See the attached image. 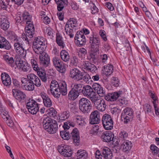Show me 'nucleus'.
<instances>
[{"mask_svg":"<svg viewBox=\"0 0 159 159\" xmlns=\"http://www.w3.org/2000/svg\"><path fill=\"white\" fill-rule=\"evenodd\" d=\"M8 36L10 39L13 40L14 41H18L17 36L14 32L11 31H9L8 33Z\"/></svg>","mask_w":159,"mask_h":159,"instance_id":"obj_46","label":"nucleus"},{"mask_svg":"<svg viewBox=\"0 0 159 159\" xmlns=\"http://www.w3.org/2000/svg\"><path fill=\"white\" fill-rule=\"evenodd\" d=\"M22 17L23 21L26 22V26L33 24L32 21V16L27 12L23 14Z\"/></svg>","mask_w":159,"mask_h":159,"instance_id":"obj_26","label":"nucleus"},{"mask_svg":"<svg viewBox=\"0 0 159 159\" xmlns=\"http://www.w3.org/2000/svg\"><path fill=\"white\" fill-rule=\"evenodd\" d=\"M77 159H85L87 156L85 151L84 150H79L76 154Z\"/></svg>","mask_w":159,"mask_h":159,"instance_id":"obj_34","label":"nucleus"},{"mask_svg":"<svg viewBox=\"0 0 159 159\" xmlns=\"http://www.w3.org/2000/svg\"><path fill=\"white\" fill-rule=\"evenodd\" d=\"M71 138L75 143H78L80 142V137L78 131L77 129H73L71 133Z\"/></svg>","mask_w":159,"mask_h":159,"instance_id":"obj_25","label":"nucleus"},{"mask_svg":"<svg viewBox=\"0 0 159 159\" xmlns=\"http://www.w3.org/2000/svg\"><path fill=\"white\" fill-rule=\"evenodd\" d=\"M89 42L93 51L98 52L99 48L100 45L99 39L97 37H95L92 35L89 38Z\"/></svg>","mask_w":159,"mask_h":159,"instance_id":"obj_5","label":"nucleus"},{"mask_svg":"<svg viewBox=\"0 0 159 159\" xmlns=\"http://www.w3.org/2000/svg\"><path fill=\"white\" fill-rule=\"evenodd\" d=\"M6 15L0 16V27L4 30L8 29L9 27V22Z\"/></svg>","mask_w":159,"mask_h":159,"instance_id":"obj_14","label":"nucleus"},{"mask_svg":"<svg viewBox=\"0 0 159 159\" xmlns=\"http://www.w3.org/2000/svg\"><path fill=\"white\" fill-rule=\"evenodd\" d=\"M59 86L58 90L59 92L58 98L61 94L62 95L65 96L67 94V85L65 81L60 82L59 83Z\"/></svg>","mask_w":159,"mask_h":159,"instance_id":"obj_19","label":"nucleus"},{"mask_svg":"<svg viewBox=\"0 0 159 159\" xmlns=\"http://www.w3.org/2000/svg\"><path fill=\"white\" fill-rule=\"evenodd\" d=\"M46 111L49 116L51 117L55 118L57 115V112L55 109L53 107H50Z\"/></svg>","mask_w":159,"mask_h":159,"instance_id":"obj_44","label":"nucleus"},{"mask_svg":"<svg viewBox=\"0 0 159 159\" xmlns=\"http://www.w3.org/2000/svg\"><path fill=\"white\" fill-rule=\"evenodd\" d=\"M38 75L42 81L44 82H46L47 81V76L45 70H40L37 71Z\"/></svg>","mask_w":159,"mask_h":159,"instance_id":"obj_30","label":"nucleus"},{"mask_svg":"<svg viewBox=\"0 0 159 159\" xmlns=\"http://www.w3.org/2000/svg\"><path fill=\"white\" fill-rule=\"evenodd\" d=\"M79 94L78 92L71 89L68 93V99L72 100H75L78 97Z\"/></svg>","mask_w":159,"mask_h":159,"instance_id":"obj_29","label":"nucleus"},{"mask_svg":"<svg viewBox=\"0 0 159 159\" xmlns=\"http://www.w3.org/2000/svg\"><path fill=\"white\" fill-rule=\"evenodd\" d=\"M28 111L31 114L34 115L36 114L39 110V107L38 104L36 106H34L33 107L31 108H28Z\"/></svg>","mask_w":159,"mask_h":159,"instance_id":"obj_54","label":"nucleus"},{"mask_svg":"<svg viewBox=\"0 0 159 159\" xmlns=\"http://www.w3.org/2000/svg\"><path fill=\"white\" fill-rule=\"evenodd\" d=\"M75 44L77 46L82 47L85 44V37L82 31H78L75 38Z\"/></svg>","mask_w":159,"mask_h":159,"instance_id":"obj_6","label":"nucleus"},{"mask_svg":"<svg viewBox=\"0 0 159 159\" xmlns=\"http://www.w3.org/2000/svg\"><path fill=\"white\" fill-rule=\"evenodd\" d=\"M82 72L77 68L72 69L70 70L69 76L74 80L79 81L82 76Z\"/></svg>","mask_w":159,"mask_h":159,"instance_id":"obj_11","label":"nucleus"},{"mask_svg":"<svg viewBox=\"0 0 159 159\" xmlns=\"http://www.w3.org/2000/svg\"><path fill=\"white\" fill-rule=\"evenodd\" d=\"M78 62L77 57L75 56H73L71 59L70 63L72 65L76 66Z\"/></svg>","mask_w":159,"mask_h":159,"instance_id":"obj_63","label":"nucleus"},{"mask_svg":"<svg viewBox=\"0 0 159 159\" xmlns=\"http://www.w3.org/2000/svg\"><path fill=\"white\" fill-rule=\"evenodd\" d=\"M4 60L8 64H11L14 62V59L13 57H10L7 55H5L3 56Z\"/></svg>","mask_w":159,"mask_h":159,"instance_id":"obj_55","label":"nucleus"},{"mask_svg":"<svg viewBox=\"0 0 159 159\" xmlns=\"http://www.w3.org/2000/svg\"><path fill=\"white\" fill-rule=\"evenodd\" d=\"M56 42L58 46L62 48H64L65 46L63 38L60 35H57V36Z\"/></svg>","mask_w":159,"mask_h":159,"instance_id":"obj_37","label":"nucleus"},{"mask_svg":"<svg viewBox=\"0 0 159 159\" xmlns=\"http://www.w3.org/2000/svg\"><path fill=\"white\" fill-rule=\"evenodd\" d=\"M82 86L83 84H74L72 89L79 93L80 91H82L81 89L82 87Z\"/></svg>","mask_w":159,"mask_h":159,"instance_id":"obj_58","label":"nucleus"},{"mask_svg":"<svg viewBox=\"0 0 159 159\" xmlns=\"http://www.w3.org/2000/svg\"><path fill=\"white\" fill-rule=\"evenodd\" d=\"M13 95L15 98L20 102V91L19 89H14L12 90Z\"/></svg>","mask_w":159,"mask_h":159,"instance_id":"obj_49","label":"nucleus"},{"mask_svg":"<svg viewBox=\"0 0 159 159\" xmlns=\"http://www.w3.org/2000/svg\"><path fill=\"white\" fill-rule=\"evenodd\" d=\"M133 117V116H128L127 115H121V118L122 121H124L125 124H128L132 120Z\"/></svg>","mask_w":159,"mask_h":159,"instance_id":"obj_43","label":"nucleus"},{"mask_svg":"<svg viewBox=\"0 0 159 159\" xmlns=\"http://www.w3.org/2000/svg\"><path fill=\"white\" fill-rule=\"evenodd\" d=\"M37 104H38L33 99L30 100H28V102L26 104V106L27 108L28 109V108L33 107L34 106L37 105Z\"/></svg>","mask_w":159,"mask_h":159,"instance_id":"obj_48","label":"nucleus"},{"mask_svg":"<svg viewBox=\"0 0 159 159\" xmlns=\"http://www.w3.org/2000/svg\"><path fill=\"white\" fill-rule=\"evenodd\" d=\"M114 137V135L113 133L111 131L103 132L101 138L102 140L106 142H110L113 141Z\"/></svg>","mask_w":159,"mask_h":159,"instance_id":"obj_17","label":"nucleus"},{"mask_svg":"<svg viewBox=\"0 0 159 159\" xmlns=\"http://www.w3.org/2000/svg\"><path fill=\"white\" fill-rule=\"evenodd\" d=\"M56 69L59 72L64 73L66 70V66L63 62L61 61L55 66Z\"/></svg>","mask_w":159,"mask_h":159,"instance_id":"obj_41","label":"nucleus"},{"mask_svg":"<svg viewBox=\"0 0 159 159\" xmlns=\"http://www.w3.org/2000/svg\"><path fill=\"white\" fill-rule=\"evenodd\" d=\"M30 62L33 69L36 71L39 70L40 68L39 67L37 62L36 60L34 59H31L30 60Z\"/></svg>","mask_w":159,"mask_h":159,"instance_id":"obj_52","label":"nucleus"},{"mask_svg":"<svg viewBox=\"0 0 159 159\" xmlns=\"http://www.w3.org/2000/svg\"><path fill=\"white\" fill-rule=\"evenodd\" d=\"M46 46L42 38L37 37L33 43V48L34 52L38 54L44 52Z\"/></svg>","mask_w":159,"mask_h":159,"instance_id":"obj_2","label":"nucleus"},{"mask_svg":"<svg viewBox=\"0 0 159 159\" xmlns=\"http://www.w3.org/2000/svg\"><path fill=\"white\" fill-rule=\"evenodd\" d=\"M89 4L91 7V13L93 14L97 13L98 11V9L95 5L92 2H90Z\"/></svg>","mask_w":159,"mask_h":159,"instance_id":"obj_56","label":"nucleus"},{"mask_svg":"<svg viewBox=\"0 0 159 159\" xmlns=\"http://www.w3.org/2000/svg\"><path fill=\"white\" fill-rule=\"evenodd\" d=\"M41 95L43 99L44 105L47 107H50L52 105V102L46 93H42Z\"/></svg>","mask_w":159,"mask_h":159,"instance_id":"obj_22","label":"nucleus"},{"mask_svg":"<svg viewBox=\"0 0 159 159\" xmlns=\"http://www.w3.org/2000/svg\"><path fill=\"white\" fill-rule=\"evenodd\" d=\"M58 150L61 154L65 157H70L73 153L70 147L66 145L62 144L58 146Z\"/></svg>","mask_w":159,"mask_h":159,"instance_id":"obj_7","label":"nucleus"},{"mask_svg":"<svg viewBox=\"0 0 159 159\" xmlns=\"http://www.w3.org/2000/svg\"><path fill=\"white\" fill-rule=\"evenodd\" d=\"M102 99L98 97L96 94L93 96L90 99L92 104L95 107L99 104L100 101Z\"/></svg>","mask_w":159,"mask_h":159,"instance_id":"obj_31","label":"nucleus"},{"mask_svg":"<svg viewBox=\"0 0 159 159\" xmlns=\"http://www.w3.org/2000/svg\"><path fill=\"white\" fill-rule=\"evenodd\" d=\"M44 129L50 134L55 133L57 129V121L48 117L44 119L43 121Z\"/></svg>","mask_w":159,"mask_h":159,"instance_id":"obj_1","label":"nucleus"},{"mask_svg":"<svg viewBox=\"0 0 159 159\" xmlns=\"http://www.w3.org/2000/svg\"><path fill=\"white\" fill-rule=\"evenodd\" d=\"M150 149L152 151L153 153L157 154L159 151V148L154 144H152L150 146Z\"/></svg>","mask_w":159,"mask_h":159,"instance_id":"obj_64","label":"nucleus"},{"mask_svg":"<svg viewBox=\"0 0 159 159\" xmlns=\"http://www.w3.org/2000/svg\"><path fill=\"white\" fill-rule=\"evenodd\" d=\"M70 116V112L68 111H63L60 116V121L61 122L67 119Z\"/></svg>","mask_w":159,"mask_h":159,"instance_id":"obj_39","label":"nucleus"},{"mask_svg":"<svg viewBox=\"0 0 159 159\" xmlns=\"http://www.w3.org/2000/svg\"><path fill=\"white\" fill-rule=\"evenodd\" d=\"M75 120L79 125L83 126V125L84 121L82 116H77L75 118Z\"/></svg>","mask_w":159,"mask_h":159,"instance_id":"obj_60","label":"nucleus"},{"mask_svg":"<svg viewBox=\"0 0 159 159\" xmlns=\"http://www.w3.org/2000/svg\"><path fill=\"white\" fill-rule=\"evenodd\" d=\"M20 68L24 71H27L30 69V67L28 63L25 61L22 60L20 61Z\"/></svg>","mask_w":159,"mask_h":159,"instance_id":"obj_42","label":"nucleus"},{"mask_svg":"<svg viewBox=\"0 0 159 159\" xmlns=\"http://www.w3.org/2000/svg\"><path fill=\"white\" fill-rule=\"evenodd\" d=\"M28 79L33 83L34 85L39 87L41 85L40 80L39 78L34 74L31 73L27 75Z\"/></svg>","mask_w":159,"mask_h":159,"instance_id":"obj_15","label":"nucleus"},{"mask_svg":"<svg viewBox=\"0 0 159 159\" xmlns=\"http://www.w3.org/2000/svg\"><path fill=\"white\" fill-rule=\"evenodd\" d=\"M57 9L59 11H61L64 8V1L61 2L57 4Z\"/></svg>","mask_w":159,"mask_h":159,"instance_id":"obj_62","label":"nucleus"},{"mask_svg":"<svg viewBox=\"0 0 159 159\" xmlns=\"http://www.w3.org/2000/svg\"><path fill=\"white\" fill-rule=\"evenodd\" d=\"M82 68L86 71L93 73L97 70L96 66L93 64L88 61L84 62L82 65Z\"/></svg>","mask_w":159,"mask_h":159,"instance_id":"obj_16","label":"nucleus"},{"mask_svg":"<svg viewBox=\"0 0 159 159\" xmlns=\"http://www.w3.org/2000/svg\"><path fill=\"white\" fill-rule=\"evenodd\" d=\"M134 111L130 107H126L122 111L121 114L123 115L133 116Z\"/></svg>","mask_w":159,"mask_h":159,"instance_id":"obj_40","label":"nucleus"},{"mask_svg":"<svg viewBox=\"0 0 159 159\" xmlns=\"http://www.w3.org/2000/svg\"><path fill=\"white\" fill-rule=\"evenodd\" d=\"M0 114L2 118L4 120L8 119L10 117L8 112L6 111L5 108L2 107H0Z\"/></svg>","mask_w":159,"mask_h":159,"instance_id":"obj_38","label":"nucleus"},{"mask_svg":"<svg viewBox=\"0 0 159 159\" xmlns=\"http://www.w3.org/2000/svg\"><path fill=\"white\" fill-rule=\"evenodd\" d=\"M90 123L91 124H97L99 123L100 116L99 112L97 110L93 111L90 116Z\"/></svg>","mask_w":159,"mask_h":159,"instance_id":"obj_13","label":"nucleus"},{"mask_svg":"<svg viewBox=\"0 0 159 159\" xmlns=\"http://www.w3.org/2000/svg\"><path fill=\"white\" fill-rule=\"evenodd\" d=\"M59 83L55 80H52L50 85V89L52 93L55 98H58L59 92L58 91Z\"/></svg>","mask_w":159,"mask_h":159,"instance_id":"obj_12","label":"nucleus"},{"mask_svg":"<svg viewBox=\"0 0 159 159\" xmlns=\"http://www.w3.org/2000/svg\"><path fill=\"white\" fill-rule=\"evenodd\" d=\"M65 30L66 34L69 36L70 38L73 37L74 36V29L71 28L67 25L66 24L65 27Z\"/></svg>","mask_w":159,"mask_h":159,"instance_id":"obj_35","label":"nucleus"},{"mask_svg":"<svg viewBox=\"0 0 159 159\" xmlns=\"http://www.w3.org/2000/svg\"><path fill=\"white\" fill-rule=\"evenodd\" d=\"M39 54L40 65L45 67L48 66L50 64V58L48 55L45 52L39 53Z\"/></svg>","mask_w":159,"mask_h":159,"instance_id":"obj_10","label":"nucleus"},{"mask_svg":"<svg viewBox=\"0 0 159 159\" xmlns=\"http://www.w3.org/2000/svg\"><path fill=\"white\" fill-rule=\"evenodd\" d=\"M113 70V66L111 64H108L107 65L104 66L102 71L103 74L107 76L110 75L112 73Z\"/></svg>","mask_w":159,"mask_h":159,"instance_id":"obj_27","label":"nucleus"},{"mask_svg":"<svg viewBox=\"0 0 159 159\" xmlns=\"http://www.w3.org/2000/svg\"><path fill=\"white\" fill-rule=\"evenodd\" d=\"M102 152L105 159H111L112 156V152L111 150L107 147H105L102 149Z\"/></svg>","mask_w":159,"mask_h":159,"instance_id":"obj_24","label":"nucleus"},{"mask_svg":"<svg viewBox=\"0 0 159 159\" xmlns=\"http://www.w3.org/2000/svg\"><path fill=\"white\" fill-rule=\"evenodd\" d=\"M15 61L16 67H15V69L17 68L20 69V55L19 54L16 55L15 57Z\"/></svg>","mask_w":159,"mask_h":159,"instance_id":"obj_57","label":"nucleus"},{"mask_svg":"<svg viewBox=\"0 0 159 159\" xmlns=\"http://www.w3.org/2000/svg\"><path fill=\"white\" fill-rule=\"evenodd\" d=\"M119 138L121 140H128V134L125 131H121L119 135Z\"/></svg>","mask_w":159,"mask_h":159,"instance_id":"obj_47","label":"nucleus"},{"mask_svg":"<svg viewBox=\"0 0 159 159\" xmlns=\"http://www.w3.org/2000/svg\"><path fill=\"white\" fill-rule=\"evenodd\" d=\"M111 82L112 84H113V85L115 86L118 87L119 85V80L116 77H112Z\"/></svg>","mask_w":159,"mask_h":159,"instance_id":"obj_61","label":"nucleus"},{"mask_svg":"<svg viewBox=\"0 0 159 159\" xmlns=\"http://www.w3.org/2000/svg\"><path fill=\"white\" fill-rule=\"evenodd\" d=\"M102 123L104 128L107 130L112 129L113 121L111 116L107 114H105L102 116Z\"/></svg>","mask_w":159,"mask_h":159,"instance_id":"obj_4","label":"nucleus"},{"mask_svg":"<svg viewBox=\"0 0 159 159\" xmlns=\"http://www.w3.org/2000/svg\"><path fill=\"white\" fill-rule=\"evenodd\" d=\"M106 106L107 105L106 104L105 101L102 99L100 101L99 104L95 108L100 111H103L105 110Z\"/></svg>","mask_w":159,"mask_h":159,"instance_id":"obj_36","label":"nucleus"},{"mask_svg":"<svg viewBox=\"0 0 159 159\" xmlns=\"http://www.w3.org/2000/svg\"><path fill=\"white\" fill-rule=\"evenodd\" d=\"M60 56L61 59L66 62L69 61L70 59L69 53L65 50H62L61 52Z\"/></svg>","mask_w":159,"mask_h":159,"instance_id":"obj_32","label":"nucleus"},{"mask_svg":"<svg viewBox=\"0 0 159 159\" xmlns=\"http://www.w3.org/2000/svg\"><path fill=\"white\" fill-rule=\"evenodd\" d=\"M21 81V87L23 89L29 91H32L34 89V86L28 79L22 78Z\"/></svg>","mask_w":159,"mask_h":159,"instance_id":"obj_9","label":"nucleus"},{"mask_svg":"<svg viewBox=\"0 0 159 159\" xmlns=\"http://www.w3.org/2000/svg\"><path fill=\"white\" fill-rule=\"evenodd\" d=\"M26 35L30 38H32L34 34L35 29L33 24L26 26L25 28Z\"/></svg>","mask_w":159,"mask_h":159,"instance_id":"obj_23","label":"nucleus"},{"mask_svg":"<svg viewBox=\"0 0 159 159\" xmlns=\"http://www.w3.org/2000/svg\"><path fill=\"white\" fill-rule=\"evenodd\" d=\"M120 93L117 92L109 93L104 96L105 99L110 102H114L120 96Z\"/></svg>","mask_w":159,"mask_h":159,"instance_id":"obj_18","label":"nucleus"},{"mask_svg":"<svg viewBox=\"0 0 159 159\" xmlns=\"http://www.w3.org/2000/svg\"><path fill=\"white\" fill-rule=\"evenodd\" d=\"M75 126V124L74 122L68 121L64 123V125H63V127L64 129H67V130H68L70 128V126L73 127Z\"/></svg>","mask_w":159,"mask_h":159,"instance_id":"obj_53","label":"nucleus"},{"mask_svg":"<svg viewBox=\"0 0 159 159\" xmlns=\"http://www.w3.org/2000/svg\"><path fill=\"white\" fill-rule=\"evenodd\" d=\"M1 44H0V48H5V49L8 50L10 49L11 46L9 42L5 39V41L2 42Z\"/></svg>","mask_w":159,"mask_h":159,"instance_id":"obj_45","label":"nucleus"},{"mask_svg":"<svg viewBox=\"0 0 159 159\" xmlns=\"http://www.w3.org/2000/svg\"><path fill=\"white\" fill-rule=\"evenodd\" d=\"M93 89L96 91L99 96L103 97L105 95V92L103 89L102 87L98 83H94L92 86Z\"/></svg>","mask_w":159,"mask_h":159,"instance_id":"obj_20","label":"nucleus"},{"mask_svg":"<svg viewBox=\"0 0 159 159\" xmlns=\"http://www.w3.org/2000/svg\"><path fill=\"white\" fill-rule=\"evenodd\" d=\"M132 143L129 140H125L121 145L124 152H126L130 150L131 148Z\"/></svg>","mask_w":159,"mask_h":159,"instance_id":"obj_28","label":"nucleus"},{"mask_svg":"<svg viewBox=\"0 0 159 159\" xmlns=\"http://www.w3.org/2000/svg\"><path fill=\"white\" fill-rule=\"evenodd\" d=\"M93 52V53H91L90 54V60L91 61H93V63H95L97 61V57L96 55H97L98 53H99V52H96L94 51Z\"/></svg>","mask_w":159,"mask_h":159,"instance_id":"obj_59","label":"nucleus"},{"mask_svg":"<svg viewBox=\"0 0 159 159\" xmlns=\"http://www.w3.org/2000/svg\"><path fill=\"white\" fill-rule=\"evenodd\" d=\"M81 75L82 76L80 79V80H83L86 83H89V80L91 79L89 75L86 73L83 72H82Z\"/></svg>","mask_w":159,"mask_h":159,"instance_id":"obj_51","label":"nucleus"},{"mask_svg":"<svg viewBox=\"0 0 159 159\" xmlns=\"http://www.w3.org/2000/svg\"><path fill=\"white\" fill-rule=\"evenodd\" d=\"M60 134L61 137L65 140H68L70 137V132L67 129H64V130L60 131Z\"/></svg>","mask_w":159,"mask_h":159,"instance_id":"obj_33","label":"nucleus"},{"mask_svg":"<svg viewBox=\"0 0 159 159\" xmlns=\"http://www.w3.org/2000/svg\"><path fill=\"white\" fill-rule=\"evenodd\" d=\"M80 110L84 113H88L92 109V105L90 100L86 98H81L79 101Z\"/></svg>","mask_w":159,"mask_h":159,"instance_id":"obj_3","label":"nucleus"},{"mask_svg":"<svg viewBox=\"0 0 159 159\" xmlns=\"http://www.w3.org/2000/svg\"><path fill=\"white\" fill-rule=\"evenodd\" d=\"M1 78L3 84L6 86H9L11 84V80L9 75L5 73H2Z\"/></svg>","mask_w":159,"mask_h":159,"instance_id":"obj_21","label":"nucleus"},{"mask_svg":"<svg viewBox=\"0 0 159 159\" xmlns=\"http://www.w3.org/2000/svg\"><path fill=\"white\" fill-rule=\"evenodd\" d=\"M81 92L84 96L90 99L96 93L93 91V89L89 85L84 86L82 88Z\"/></svg>","mask_w":159,"mask_h":159,"instance_id":"obj_8","label":"nucleus"},{"mask_svg":"<svg viewBox=\"0 0 159 159\" xmlns=\"http://www.w3.org/2000/svg\"><path fill=\"white\" fill-rule=\"evenodd\" d=\"M66 25H67L71 28L74 29V27L76 26L77 21L75 19L72 18L67 21Z\"/></svg>","mask_w":159,"mask_h":159,"instance_id":"obj_50","label":"nucleus"}]
</instances>
